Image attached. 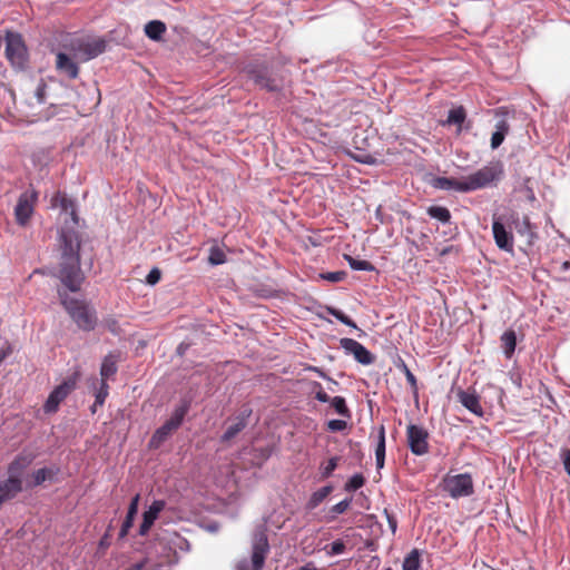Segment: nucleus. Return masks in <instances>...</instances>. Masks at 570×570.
<instances>
[{"label": "nucleus", "mask_w": 570, "mask_h": 570, "mask_svg": "<svg viewBox=\"0 0 570 570\" xmlns=\"http://www.w3.org/2000/svg\"><path fill=\"white\" fill-rule=\"evenodd\" d=\"M60 243L61 257L56 276L70 292H78L85 278L80 269L79 235L72 229H62Z\"/></svg>", "instance_id": "1"}, {"label": "nucleus", "mask_w": 570, "mask_h": 570, "mask_svg": "<svg viewBox=\"0 0 570 570\" xmlns=\"http://www.w3.org/2000/svg\"><path fill=\"white\" fill-rule=\"evenodd\" d=\"M62 48L70 51L76 60L86 62L105 51L106 41L100 37L78 36L66 41Z\"/></svg>", "instance_id": "2"}, {"label": "nucleus", "mask_w": 570, "mask_h": 570, "mask_svg": "<svg viewBox=\"0 0 570 570\" xmlns=\"http://www.w3.org/2000/svg\"><path fill=\"white\" fill-rule=\"evenodd\" d=\"M58 295L62 306L80 330L91 331L95 328L97 323L95 311L85 301L75 299L65 291H58Z\"/></svg>", "instance_id": "3"}, {"label": "nucleus", "mask_w": 570, "mask_h": 570, "mask_svg": "<svg viewBox=\"0 0 570 570\" xmlns=\"http://www.w3.org/2000/svg\"><path fill=\"white\" fill-rule=\"evenodd\" d=\"M503 174V166L501 163H490L489 165L480 168L471 175L464 177L463 190L473 191L476 189L485 188L501 179Z\"/></svg>", "instance_id": "4"}, {"label": "nucleus", "mask_w": 570, "mask_h": 570, "mask_svg": "<svg viewBox=\"0 0 570 570\" xmlns=\"http://www.w3.org/2000/svg\"><path fill=\"white\" fill-rule=\"evenodd\" d=\"M28 464L29 461L27 459L18 458L9 465V478L0 483V505L22 490L21 475Z\"/></svg>", "instance_id": "5"}, {"label": "nucleus", "mask_w": 570, "mask_h": 570, "mask_svg": "<svg viewBox=\"0 0 570 570\" xmlns=\"http://www.w3.org/2000/svg\"><path fill=\"white\" fill-rule=\"evenodd\" d=\"M188 410L189 403L186 401L176 406L170 417L155 431L150 440V446L158 448L166 441L181 425Z\"/></svg>", "instance_id": "6"}, {"label": "nucleus", "mask_w": 570, "mask_h": 570, "mask_svg": "<svg viewBox=\"0 0 570 570\" xmlns=\"http://www.w3.org/2000/svg\"><path fill=\"white\" fill-rule=\"evenodd\" d=\"M443 487L449 495L454 499L469 497L473 492L472 479L466 473L445 476Z\"/></svg>", "instance_id": "7"}, {"label": "nucleus", "mask_w": 570, "mask_h": 570, "mask_svg": "<svg viewBox=\"0 0 570 570\" xmlns=\"http://www.w3.org/2000/svg\"><path fill=\"white\" fill-rule=\"evenodd\" d=\"M38 199V193L30 188L22 193L14 207V217L20 226H24L35 212V205Z\"/></svg>", "instance_id": "8"}, {"label": "nucleus", "mask_w": 570, "mask_h": 570, "mask_svg": "<svg viewBox=\"0 0 570 570\" xmlns=\"http://www.w3.org/2000/svg\"><path fill=\"white\" fill-rule=\"evenodd\" d=\"M269 551L268 539L265 529L259 528L254 532L252 540V570H261Z\"/></svg>", "instance_id": "9"}, {"label": "nucleus", "mask_w": 570, "mask_h": 570, "mask_svg": "<svg viewBox=\"0 0 570 570\" xmlns=\"http://www.w3.org/2000/svg\"><path fill=\"white\" fill-rule=\"evenodd\" d=\"M6 53L13 66L18 68H22L24 66L27 58V48L19 33H7Z\"/></svg>", "instance_id": "10"}, {"label": "nucleus", "mask_w": 570, "mask_h": 570, "mask_svg": "<svg viewBox=\"0 0 570 570\" xmlns=\"http://www.w3.org/2000/svg\"><path fill=\"white\" fill-rule=\"evenodd\" d=\"M78 377L79 374L75 373L50 393L45 404L46 412H55L58 409L59 403L75 389Z\"/></svg>", "instance_id": "11"}, {"label": "nucleus", "mask_w": 570, "mask_h": 570, "mask_svg": "<svg viewBox=\"0 0 570 570\" xmlns=\"http://www.w3.org/2000/svg\"><path fill=\"white\" fill-rule=\"evenodd\" d=\"M428 432L417 425L411 424L407 426V442L409 446L415 455H423L429 451Z\"/></svg>", "instance_id": "12"}, {"label": "nucleus", "mask_w": 570, "mask_h": 570, "mask_svg": "<svg viewBox=\"0 0 570 570\" xmlns=\"http://www.w3.org/2000/svg\"><path fill=\"white\" fill-rule=\"evenodd\" d=\"M340 346L346 354L353 355L354 358L363 365H370L374 361L373 355L367 351V348L353 338H341Z\"/></svg>", "instance_id": "13"}, {"label": "nucleus", "mask_w": 570, "mask_h": 570, "mask_svg": "<svg viewBox=\"0 0 570 570\" xmlns=\"http://www.w3.org/2000/svg\"><path fill=\"white\" fill-rule=\"evenodd\" d=\"M492 233L495 245L508 253L513 252V236L510 230H508L502 223L501 218H493L492 223Z\"/></svg>", "instance_id": "14"}, {"label": "nucleus", "mask_w": 570, "mask_h": 570, "mask_svg": "<svg viewBox=\"0 0 570 570\" xmlns=\"http://www.w3.org/2000/svg\"><path fill=\"white\" fill-rule=\"evenodd\" d=\"M56 68L59 72L66 73L69 78L75 79L78 77V63L81 61L76 60L70 51L62 48L57 52Z\"/></svg>", "instance_id": "15"}, {"label": "nucleus", "mask_w": 570, "mask_h": 570, "mask_svg": "<svg viewBox=\"0 0 570 570\" xmlns=\"http://www.w3.org/2000/svg\"><path fill=\"white\" fill-rule=\"evenodd\" d=\"M252 410L244 409L234 419L229 420V424L222 435L223 442L232 441L236 435H238L248 423V417L250 416Z\"/></svg>", "instance_id": "16"}, {"label": "nucleus", "mask_w": 570, "mask_h": 570, "mask_svg": "<svg viewBox=\"0 0 570 570\" xmlns=\"http://www.w3.org/2000/svg\"><path fill=\"white\" fill-rule=\"evenodd\" d=\"M164 500H155L142 514V522L139 527V534L146 535L155 521L158 519L159 513L165 509Z\"/></svg>", "instance_id": "17"}, {"label": "nucleus", "mask_w": 570, "mask_h": 570, "mask_svg": "<svg viewBox=\"0 0 570 570\" xmlns=\"http://www.w3.org/2000/svg\"><path fill=\"white\" fill-rule=\"evenodd\" d=\"M51 206L55 208L59 207L61 213L69 216L75 225L78 223L75 204L66 194L57 193L51 198Z\"/></svg>", "instance_id": "18"}, {"label": "nucleus", "mask_w": 570, "mask_h": 570, "mask_svg": "<svg viewBox=\"0 0 570 570\" xmlns=\"http://www.w3.org/2000/svg\"><path fill=\"white\" fill-rule=\"evenodd\" d=\"M458 399L459 402L471 413L482 416L483 415V409L480 403V397L471 391H459L458 392Z\"/></svg>", "instance_id": "19"}, {"label": "nucleus", "mask_w": 570, "mask_h": 570, "mask_svg": "<svg viewBox=\"0 0 570 570\" xmlns=\"http://www.w3.org/2000/svg\"><path fill=\"white\" fill-rule=\"evenodd\" d=\"M511 222H512L517 233L519 235L525 237L529 244H532L537 236L533 230V226L530 223L529 217L523 216L522 218H520L518 215H512Z\"/></svg>", "instance_id": "20"}, {"label": "nucleus", "mask_w": 570, "mask_h": 570, "mask_svg": "<svg viewBox=\"0 0 570 570\" xmlns=\"http://www.w3.org/2000/svg\"><path fill=\"white\" fill-rule=\"evenodd\" d=\"M250 78L254 80L256 85L262 88H265L269 91L278 90L279 86L276 83L274 79H271L265 69H250L248 71Z\"/></svg>", "instance_id": "21"}, {"label": "nucleus", "mask_w": 570, "mask_h": 570, "mask_svg": "<svg viewBox=\"0 0 570 570\" xmlns=\"http://www.w3.org/2000/svg\"><path fill=\"white\" fill-rule=\"evenodd\" d=\"M139 499H140L139 494H136L132 498V500H131V502H130V504L128 507L126 519L122 522L120 531H119V538L120 539L125 538L128 534L130 528L134 524L135 517H136V514L138 512Z\"/></svg>", "instance_id": "22"}, {"label": "nucleus", "mask_w": 570, "mask_h": 570, "mask_svg": "<svg viewBox=\"0 0 570 570\" xmlns=\"http://www.w3.org/2000/svg\"><path fill=\"white\" fill-rule=\"evenodd\" d=\"M58 471L59 470L56 466L41 468L32 473L31 482L28 485L29 487H38L46 481L52 482L55 480Z\"/></svg>", "instance_id": "23"}, {"label": "nucleus", "mask_w": 570, "mask_h": 570, "mask_svg": "<svg viewBox=\"0 0 570 570\" xmlns=\"http://www.w3.org/2000/svg\"><path fill=\"white\" fill-rule=\"evenodd\" d=\"M91 389L94 390L96 397L95 403L92 405V412H95L97 406H101L105 403L106 397L108 396L109 386L107 382H105L104 380L98 382L96 377H92Z\"/></svg>", "instance_id": "24"}, {"label": "nucleus", "mask_w": 570, "mask_h": 570, "mask_svg": "<svg viewBox=\"0 0 570 570\" xmlns=\"http://www.w3.org/2000/svg\"><path fill=\"white\" fill-rule=\"evenodd\" d=\"M166 30V24L160 20H151L144 28L145 35L154 41H160Z\"/></svg>", "instance_id": "25"}, {"label": "nucleus", "mask_w": 570, "mask_h": 570, "mask_svg": "<svg viewBox=\"0 0 570 570\" xmlns=\"http://www.w3.org/2000/svg\"><path fill=\"white\" fill-rule=\"evenodd\" d=\"M434 187L443 190H455L460 193H466V190L462 189L464 187V177L460 179L439 177L435 179Z\"/></svg>", "instance_id": "26"}, {"label": "nucleus", "mask_w": 570, "mask_h": 570, "mask_svg": "<svg viewBox=\"0 0 570 570\" xmlns=\"http://www.w3.org/2000/svg\"><path fill=\"white\" fill-rule=\"evenodd\" d=\"M118 356L114 353L105 356L100 367L101 380L105 382L117 373Z\"/></svg>", "instance_id": "27"}, {"label": "nucleus", "mask_w": 570, "mask_h": 570, "mask_svg": "<svg viewBox=\"0 0 570 570\" xmlns=\"http://www.w3.org/2000/svg\"><path fill=\"white\" fill-rule=\"evenodd\" d=\"M509 131V125L505 120L501 119L495 124V131L491 137V148L497 149L504 140Z\"/></svg>", "instance_id": "28"}, {"label": "nucleus", "mask_w": 570, "mask_h": 570, "mask_svg": "<svg viewBox=\"0 0 570 570\" xmlns=\"http://www.w3.org/2000/svg\"><path fill=\"white\" fill-rule=\"evenodd\" d=\"M332 490L333 488L331 485H326L315 491L307 502V509L314 510L316 507H318L325 500V498L332 492Z\"/></svg>", "instance_id": "29"}, {"label": "nucleus", "mask_w": 570, "mask_h": 570, "mask_svg": "<svg viewBox=\"0 0 570 570\" xmlns=\"http://www.w3.org/2000/svg\"><path fill=\"white\" fill-rule=\"evenodd\" d=\"M503 352L507 357H511L517 345V337L513 331L504 332L501 336Z\"/></svg>", "instance_id": "30"}, {"label": "nucleus", "mask_w": 570, "mask_h": 570, "mask_svg": "<svg viewBox=\"0 0 570 570\" xmlns=\"http://www.w3.org/2000/svg\"><path fill=\"white\" fill-rule=\"evenodd\" d=\"M465 120V111L463 107L453 108L449 111L445 124L448 125H456L461 127V125Z\"/></svg>", "instance_id": "31"}, {"label": "nucleus", "mask_w": 570, "mask_h": 570, "mask_svg": "<svg viewBox=\"0 0 570 570\" xmlns=\"http://www.w3.org/2000/svg\"><path fill=\"white\" fill-rule=\"evenodd\" d=\"M428 214L441 223H449L451 214L448 208L441 206H431L428 209Z\"/></svg>", "instance_id": "32"}, {"label": "nucleus", "mask_w": 570, "mask_h": 570, "mask_svg": "<svg viewBox=\"0 0 570 570\" xmlns=\"http://www.w3.org/2000/svg\"><path fill=\"white\" fill-rule=\"evenodd\" d=\"M420 568V552L413 549L404 559L402 569L403 570H419Z\"/></svg>", "instance_id": "33"}, {"label": "nucleus", "mask_w": 570, "mask_h": 570, "mask_svg": "<svg viewBox=\"0 0 570 570\" xmlns=\"http://www.w3.org/2000/svg\"><path fill=\"white\" fill-rule=\"evenodd\" d=\"M208 262L210 265L216 266L226 262V256L222 247L215 245L209 249Z\"/></svg>", "instance_id": "34"}, {"label": "nucleus", "mask_w": 570, "mask_h": 570, "mask_svg": "<svg viewBox=\"0 0 570 570\" xmlns=\"http://www.w3.org/2000/svg\"><path fill=\"white\" fill-rule=\"evenodd\" d=\"M330 403H331L332 407L336 411L337 414H340L344 417L351 416V412H350L348 407L346 406L344 397L334 396L333 399L330 400Z\"/></svg>", "instance_id": "35"}, {"label": "nucleus", "mask_w": 570, "mask_h": 570, "mask_svg": "<svg viewBox=\"0 0 570 570\" xmlns=\"http://www.w3.org/2000/svg\"><path fill=\"white\" fill-rule=\"evenodd\" d=\"M345 259L354 271H373L374 266L367 261L355 259L350 255H345Z\"/></svg>", "instance_id": "36"}, {"label": "nucleus", "mask_w": 570, "mask_h": 570, "mask_svg": "<svg viewBox=\"0 0 570 570\" xmlns=\"http://www.w3.org/2000/svg\"><path fill=\"white\" fill-rule=\"evenodd\" d=\"M327 312L334 316L336 320H338L341 323L352 327L357 328L354 321H352L347 315H345L342 311L334 308V307H327Z\"/></svg>", "instance_id": "37"}, {"label": "nucleus", "mask_w": 570, "mask_h": 570, "mask_svg": "<svg viewBox=\"0 0 570 570\" xmlns=\"http://www.w3.org/2000/svg\"><path fill=\"white\" fill-rule=\"evenodd\" d=\"M365 480L362 474H354L345 484L346 491H356L361 487H363Z\"/></svg>", "instance_id": "38"}, {"label": "nucleus", "mask_w": 570, "mask_h": 570, "mask_svg": "<svg viewBox=\"0 0 570 570\" xmlns=\"http://www.w3.org/2000/svg\"><path fill=\"white\" fill-rule=\"evenodd\" d=\"M338 462V458H331L321 468V473L323 478H328L332 472L336 469Z\"/></svg>", "instance_id": "39"}, {"label": "nucleus", "mask_w": 570, "mask_h": 570, "mask_svg": "<svg viewBox=\"0 0 570 570\" xmlns=\"http://www.w3.org/2000/svg\"><path fill=\"white\" fill-rule=\"evenodd\" d=\"M375 456H385V432L383 426H381L379 431V441L375 449Z\"/></svg>", "instance_id": "40"}, {"label": "nucleus", "mask_w": 570, "mask_h": 570, "mask_svg": "<svg viewBox=\"0 0 570 570\" xmlns=\"http://www.w3.org/2000/svg\"><path fill=\"white\" fill-rule=\"evenodd\" d=\"M346 421L344 420H331L327 422V428L332 432H340L346 429Z\"/></svg>", "instance_id": "41"}, {"label": "nucleus", "mask_w": 570, "mask_h": 570, "mask_svg": "<svg viewBox=\"0 0 570 570\" xmlns=\"http://www.w3.org/2000/svg\"><path fill=\"white\" fill-rule=\"evenodd\" d=\"M351 499H344L332 507V512L335 514L344 513L351 505Z\"/></svg>", "instance_id": "42"}, {"label": "nucleus", "mask_w": 570, "mask_h": 570, "mask_svg": "<svg viewBox=\"0 0 570 570\" xmlns=\"http://www.w3.org/2000/svg\"><path fill=\"white\" fill-rule=\"evenodd\" d=\"M161 273L157 267H154L146 276V283L156 285L160 281Z\"/></svg>", "instance_id": "43"}, {"label": "nucleus", "mask_w": 570, "mask_h": 570, "mask_svg": "<svg viewBox=\"0 0 570 570\" xmlns=\"http://www.w3.org/2000/svg\"><path fill=\"white\" fill-rule=\"evenodd\" d=\"M321 276L328 282L337 283V282H341L345 277V273L344 272H330L326 274H322Z\"/></svg>", "instance_id": "44"}, {"label": "nucleus", "mask_w": 570, "mask_h": 570, "mask_svg": "<svg viewBox=\"0 0 570 570\" xmlns=\"http://www.w3.org/2000/svg\"><path fill=\"white\" fill-rule=\"evenodd\" d=\"M344 550H345L344 542L342 540H336V541L332 542L328 554L330 556L342 554L344 552Z\"/></svg>", "instance_id": "45"}, {"label": "nucleus", "mask_w": 570, "mask_h": 570, "mask_svg": "<svg viewBox=\"0 0 570 570\" xmlns=\"http://www.w3.org/2000/svg\"><path fill=\"white\" fill-rule=\"evenodd\" d=\"M560 459L563 463V468L567 474L570 478V449H562L560 453Z\"/></svg>", "instance_id": "46"}, {"label": "nucleus", "mask_w": 570, "mask_h": 570, "mask_svg": "<svg viewBox=\"0 0 570 570\" xmlns=\"http://www.w3.org/2000/svg\"><path fill=\"white\" fill-rule=\"evenodd\" d=\"M404 374H405L407 383L411 385V387L416 393V390H417L416 379H415L414 374L405 365H404Z\"/></svg>", "instance_id": "47"}, {"label": "nucleus", "mask_w": 570, "mask_h": 570, "mask_svg": "<svg viewBox=\"0 0 570 570\" xmlns=\"http://www.w3.org/2000/svg\"><path fill=\"white\" fill-rule=\"evenodd\" d=\"M174 544L183 551H189V542L178 534H175Z\"/></svg>", "instance_id": "48"}, {"label": "nucleus", "mask_w": 570, "mask_h": 570, "mask_svg": "<svg viewBox=\"0 0 570 570\" xmlns=\"http://www.w3.org/2000/svg\"><path fill=\"white\" fill-rule=\"evenodd\" d=\"M315 397L317 401H320L322 403L330 402V400H331L330 396L322 389L316 392Z\"/></svg>", "instance_id": "49"}, {"label": "nucleus", "mask_w": 570, "mask_h": 570, "mask_svg": "<svg viewBox=\"0 0 570 570\" xmlns=\"http://www.w3.org/2000/svg\"><path fill=\"white\" fill-rule=\"evenodd\" d=\"M109 546H110V541H109V533L107 532V533H105V535L100 539L98 547H99V549L105 550V549H107Z\"/></svg>", "instance_id": "50"}, {"label": "nucleus", "mask_w": 570, "mask_h": 570, "mask_svg": "<svg viewBox=\"0 0 570 570\" xmlns=\"http://www.w3.org/2000/svg\"><path fill=\"white\" fill-rule=\"evenodd\" d=\"M36 97H37V100L38 102H43V97H45V85L43 83H40L36 90Z\"/></svg>", "instance_id": "51"}, {"label": "nucleus", "mask_w": 570, "mask_h": 570, "mask_svg": "<svg viewBox=\"0 0 570 570\" xmlns=\"http://www.w3.org/2000/svg\"><path fill=\"white\" fill-rule=\"evenodd\" d=\"M385 514H386V518H387V522H389L390 529L394 533L396 531V528H397V522H396L395 518L393 515L389 514L386 511H385Z\"/></svg>", "instance_id": "52"}, {"label": "nucleus", "mask_w": 570, "mask_h": 570, "mask_svg": "<svg viewBox=\"0 0 570 570\" xmlns=\"http://www.w3.org/2000/svg\"><path fill=\"white\" fill-rule=\"evenodd\" d=\"M237 570H248V562L247 560H243L240 561L237 567H236Z\"/></svg>", "instance_id": "53"}, {"label": "nucleus", "mask_w": 570, "mask_h": 570, "mask_svg": "<svg viewBox=\"0 0 570 570\" xmlns=\"http://www.w3.org/2000/svg\"><path fill=\"white\" fill-rule=\"evenodd\" d=\"M384 458L385 456H375L377 469H382L384 466Z\"/></svg>", "instance_id": "54"}, {"label": "nucleus", "mask_w": 570, "mask_h": 570, "mask_svg": "<svg viewBox=\"0 0 570 570\" xmlns=\"http://www.w3.org/2000/svg\"><path fill=\"white\" fill-rule=\"evenodd\" d=\"M297 570H316V568L313 564L307 563V564L298 568Z\"/></svg>", "instance_id": "55"}, {"label": "nucleus", "mask_w": 570, "mask_h": 570, "mask_svg": "<svg viewBox=\"0 0 570 570\" xmlns=\"http://www.w3.org/2000/svg\"><path fill=\"white\" fill-rule=\"evenodd\" d=\"M144 568V563L140 562V563H136L134 566H131L129 569L127 570H141Z\"/></svg>", "instance_id": "56"}, {"label": "nucleus", "mask_w": 570, "mask_h": 570, "mask_svg": "<svg viewBox=\"0 0 570 570\" xmlns=\"http://www.w3.org/2000/svg\"><path fill=\"white\" fill-rule=\"evenodd\" d=\"M569 268H570V262H568V261L563 262V263H562V265H561V269H562L563 272H566V271H568Z\"/></svg>", "instance_id": "57"}, {"label": "nucleus", "mask_w": 570, "mask_h": 570, "mask_svg": "<svg viewBox=\"0 0 570 570\" xmlns=\"http://www.w3.org/2000/svg\"><path fill=\"white\" fill-rule=\"evenodd\" d=\"M495 392H497V394H498L500 397H501V396H502V394H503V391H502L501 389H497V387H495Z\"/></svg>", "instance_id": "58"}, {"label": "nucleus", "mask_w": 570, "mask_h": 570, "mask_svg": "<svg viewBox=\"0 0 570 570\" xmlns=\"http://www.w3.org/2000/svg\"><path fill=\"white\" fill-rule=\"evenodd\" d=\"M6 356H7L6 353H0V363L4 360Z\"/></svg>", "instance_id": "59"}, {"label": "nucleus", "mask_w": 570, "mask_h": 570, "mask_svg": "<svg viewBox=\"0 0 570 570\" xmlns=\"http://www.w3.org/2000/svg\"><path fill=\"white\" fill-rule=\"evenodd\" d=\"M362 163H364V164H371V161H370V157H367L366 159H363V160H362Z\"/></svg>", "instance_id": "60"}]
</instances>
